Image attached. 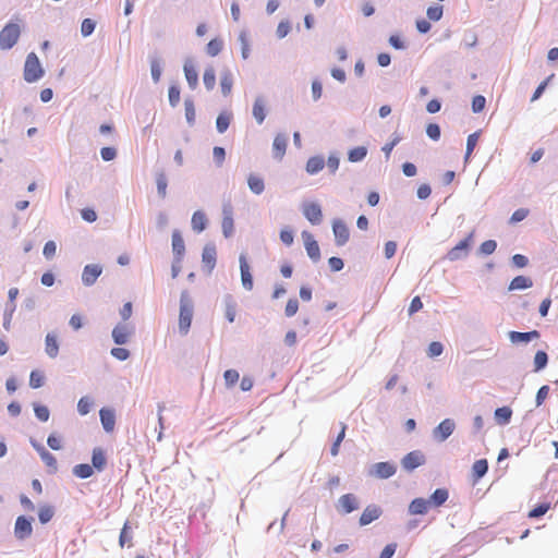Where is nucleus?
Listing matches in <instances>:
<instances>
[{
  "instance_id": "f257e3e1",
  "label": "nucleus",
  "mask_w": 558,
  "mask_h": 558,
  "mask_svg": "<svg viewBox=\"0 0 558 558\" xmlns=\"http://www.w3.org/2000/svg\"><path fill=\"white\" fill-rule=\"evenodd\" d=\"M193 316V304L186 291L180 298L179 328L182 333H187Z\"/></svg>"
},
{
  "instance_id": "f03ea898",
  "label": "nucleus",
  "mask_w": 558,
  "mask_h": 558,
  "mask_svg": "<svg viewBox=\"0 0 558 558\" xmlns=\"http://www.w3.org/2000/svg\"><path fill=\"white\" fill-rule=\"evenodd\" d=\"M21 27L17 23H8L0 32V48L11 49L19 40Z\"/></svg>"
},
{
  "instance_id": "7ed1b4c3",
  "label": "nucleus",
  "mask_w": 558,
  "mask_h": 558,
  "mask_svg": "<svg viewBox=\"0 0 558 558\" xmlns=\"http://www.w3.org/2000/svg\"><path fill=\"white\" fill-rule=\"evenodd\" d=\"M43 74L44 71L36 53H28L24 65V80L28 83H33L38 81Z\"/></svg>"
},
{
  "instance_id": "20e7f679",
  "label": "nucleus",
  "mask_w": 558,
  "mask_h": 558,
  "mask_svg": "<svg viewBox=\"0 0 558 558\" xmlns=\"http://www.w3.org/2000/svg\"><path fill=\"white\" fill-rule=\"evenodd\" d=\"M474 232L472 231L464 240L460 241L447 253V259L453 262L462 258L468 254V251L472 244Z\"/></svg>"
},
{
  "instance_id": "39448f33",
  "label": "nucleus",
  "mask_w": 558,
  "mask_h": 558,
  "mask_svg": "<svg viewBox=\"0 0 558 558\" xmlns=\"http://www.w3.org/2000/svg\"><path fill=\"white\" fill-rule=\"evenodd\" d=\"M302 211L305 218L312 225H319L323 220L322 207L318 203L306 202L302 206Z\"/></svg>"
},
{
  "instance_id": "423d86ee",
  "label": "nucleus",
  "mask_w": 558,
  "mask_h": 558,
  "mask_svg": "<svg viewBox=\"0 0 558 558\" xmlns=\"http://www.w3.org/2000/svg\"><path fill=\"white\" fill-rule=\"evenodd\" d=\"M302 239L308 257L314 262H318L320 259V248L314 235L308 231H303Z\"/></svg>"
},
{
  "instance_id": "0eeeda50",
  "label": "nucleus",
  "mask_w": 558,
  "mask_h": 558,
  "mask_svg": "<svg viewBox=\"0 0 558 558\" xmlns=\"http://www.w3.org/2000/svg\"><path fill=\"white\" fill-rule=\"evenodd\" d=\"M401 463L407 471H413L425 463V457L418 450L411 451L402 459Z\"/></svg>"
},
{
  "instance_id": "6e6552de",
  "label": "nucleus",
  "mask_w": 558,
  "mask_h": 558,
  "mask_svg": "<svg viewBox=\"0 0 558 558\" xmlns=\"http://www.w3.org/2000/svg\"><path fill=\"white\" fill-rule=\"evenodd\" d=\"M222 215H223L222 222H221L222 233L226 238H229L232 235L233 230H234L233 210H232V206L230 204H227L223 206Z\"/></svg>"
},
{
  "instance_id": "1a4fd4ad",
  "label": "nucleus",
  "mask_w": 558,
  "mask_h": 558,
  "mask_svg": "<svg viewBox=\"0 0 558 558\" xmlns=\"http://www.w3.org/2000/svg\"><path fill=\"white\" fill-rule=\"evenodd\" d=\"M332 230L337 245L342 246L349 241L350 232L343 221L335 220L332 223Z\"/></svg>"
},
{
  "instance_id": "9d476101",
  "label": "nucleus",
  "mask_w": 558,
  "mask_h": 558,
  "mask_svg": "<svg viewBox=\"0 0 558 558\" xmlns=\"http://www.w3.org/2000/svg\"><path fill=\"white\" fill-rule=\"evenodd\" d=\"M454 422L450 418L441 421L434 430V435L440 441L446 440L454 430Z\"/></svg>"
},
{
  "instance_id": "9b49d317",
  "label": "nucleus",
  "mask_w": 558,
  "mask_h": 558,
  "mask_svg": "<svg viewBox=\"0 0 558 558\" xmlns=\"http://www.w3.org/2000/svg\"><path fill=\"white\" fill-rule=\"evenodd\" d=\"M381 515V509L376 505H368L360 517V525L371 524Z\"/></svg>"
},
{
  "instance_id": "f8f14e48",
  "label": "nucleus",
  "mask_w": 558,
  "mask_h": 558,
  "mask_svg": "<svg viewBox=\"0 0 558 558\" xmlns=\"http://www.w3.org/2000/svg\"><path fill=\"white\" fill-rule=\"evenodd\" d=\"M240 270H241V281H242L243 287L248 291L252 290L253 289V277L251 275V269H250V265L246 260V256L243 254L240 256Z\"/></svg>"
},
{
  "instance_id": "ddd939ff",
  "label": "nucleus",
  "mask_w": 558,
  "mask_h": 558,
  "mask_svg": "<svg viewBox=\"0 0 558 558\" xmlns=\"http://www.w3.org/2000/svg\"><path fill=\"white\" fill-rule=\"evenodd\" d=\"M14 532L17 538L24 539L33 532L32 523L25 517H19L15 522Z\"/></svg>"
},
{
  "instance_id": "4468645a",
  "label": "nucleus",
  "mask_w": 558,
  "mask_h": 558,
  "mask_svg": "<svg viewBox=\"0 0 558 558\" xmlns=\"http://www.w3.org/2000/svg\"><path fill=\"white\" fill-rule=\"evenodd\" d=\"M172 250L175 256V262L180 264L185 252V244L182 235L178 230L172 232Z\"/></svg>"
},
{
  "instance_id": "2eb2a0df",
  "label": "nucleus",
  "mask_w": 558,
  "mask_h": 558,
  "mask_svg": "<svg viewBox=\"0 0 558 558\" xmlns=\"http://www.w3.org/2000/svg\"><path fill=\"white\" fill-rule=\"evenodd\" d=\"M101 274L98 265H86L82 274V281L85 286H92Z\"/></svg>"
},
{
  "instance_id": "dca6fc26",
  "label": "nucleus",
  "mask_w": 558,
  "mask_h": 558,
  "mask_svg": "<svg viewBox=\"0 0 558 558\" xmlns=\"http://www.w3.org/2000/svg\"><path fill=\"white\" fill-rule=\"evenodd\" d=\"M339 507L343 513H350L357 509V498L353 494H344L339 498Z\"/></svg>"
},
{
  "instance_id": "f3484780",
  "label": "nucleus",
  "mask_w": 558,
  "mask_h": 558,
  "mask_svg": "<svg viewBox=\"0 0 558 558\" xmlns=\"http://www.w3.org/2000/svg\"><path fill=\"white\" fill-rule=\"evenodd\" d=\"M92 463H93L92 466L94 468V470H97L98 472H101L106 468L107 457H106V451L102 448H100V447L94 448L93 454H92Z\"/></svg>"
},
{
  "instance_id": "a211bd4d",
  "label": "nucleus",
  "mask_w": 558,
  "mask_h": 558,
  "mask_svg": "<svg viewBox=\"0 0 558 558\" xmlns=\"http://www.w3.org/2000/svg\"><path fill=\"white\" fill-rule=\"evenodd\" d=\"M396 473V466L389 462H378L374 465V474L379 478H388Z\"/></svg>"
},
{
  "instance_id": "6ab92c4d",
  "label": "nucleus",
  "mask_w": 558,
  "mask_h": 558,
  "mask_svg": "<svg viewBox=\"0 0 558 558\" xmlns=\"http://www.w3.org/2000/svg\"><path fill=\"white\" fill-rule=\"evenodd\" d=\"M131 329L126 325H118L112 330V338L117 344H124L129 341Z\"/></svg>"
},
{
  "instance_id": "aec40b11",
  "label": "nucleus",
  "mask_w": 558,
  "mask_h": 558,
  "mask_svg": "<svg viewBox=\"0 0 558 558\" xmlns=\"http://www.w3.org/2000/svg\"><path fill=\"white\" fill-rule=\"evenodd\" d=\"M99 415L104 429L106 432H112L116 425L114 412L110 409H101Z\"/></svg>"
},
{
  "instance_id": "412c9836",
  "label": "nucleus",
  "mask_w": 558,
  "mask_h": 558,
  "mask_svg": "<svg viewBox=\"0 0 558 558\" xmlns=\"http://www.w3.org/2000/svg\"><path fill=\"white\" fill-rule=\"evenodd\" d=\"M539 338V332L537 330H532L529 332H519V331H510L509 339L512 343L519 342H529L533 339Z\"/></svg>"
},
{
  "instance_id": "4be33fe9",
  "label": "nucleus",
  "mask_w": 558,
  "mask_h": 558,
  "mask_svg": "<svg viewBox=\"0 0 558 558\" xmlns=\"http://www.w3.org/2000/svg\"><path fill=\"white\" fill-rule=\"evenodd\" d=\"M488 471V462L486 459L476 460L472 465V478L477 483Z\"/></svg>"
},
{
  "instance_id": "5701e85b",
  "label": "nucleus",
  "mask_w": 558,
  "mask_h": 558,
  "mask_svg": "<svg viewBox=\"0 0 558 558\" xmlns=\"http://www.w3.org/2000/svg\"><path fill=\"white\" fill-rule=\"evenodd\" d=\"M287 146H288L287 137L282 134H278L275 137L274 143H272V150H274L275 158L281 159L283 157V155L286 154Z\"/></svg>"
},
{
  "instance_id": "b1692460",
  "label": "nucleus",
  "mask_w": 558,
  "mask_h": 558,
  "mask_svg": "<svg viewBox=\"0 0 558 558\" xmlns=\"http://www.w3.org/2000/svg\"><path fill=\"white\" fill-rule=\"evenodd\" d=\"M184 74H185V78L189 83V86L192 89H195L198 84V73H197L194 64L191 61H186L184 63Z\"/></svg>"
},
{
  "instance_id": "393cba45",
  "label": "nucleus",
  "mask_w": 558,
  "mask_h": 558,
  "mask_svg": "<svg viewBox=\"0 0 558 558\" xmlns=\"http://www.w3.org/2000/svg\"><path fill=\"white\" fill-rule=\"evenodd\" d=\"M429 505V501L424 498H415L411 501L409 511L411 514H425L428 511Z\"/></svg>"
},
{
  "instance_id": "a878e982",
  "label": "nucleus",
  "mask_w": 558,
  "mask_h": 558,
  "mask_svg": "<svg viewBox=\"0 0 558 558\" xmlns=\"http://www.w3.org/2000/svg\"><path fill=\"white\" fill-rule=\"evenodd\" d=\"M216 247L214 245H206L203 250L202 260L208 270L214 269L216 265Z\"/></svg>"
},
{
  "instance_id": "bb28decb",
  "label": "nucleus",
  "mask_w": 558,
  "mask_h": 558,
  "mask_svg": "<svg viewBox=\"0 0 558 558\" xmlns=\"http://www.w3.org/2000/svg\"><path fill=\"white\" fill-rule=\"evenodd\" d=\"M220 87L223 96H229L233 87V75L229 70H226L221 74Z\"/></svg>"
},
{
  "instance_id": "cd10ccee",
  "label": "nucleus",
  "mask_w": 558,
  "mask_h": 558,
  "mask_svg": "<svg viewBox=\"0 0 558 558\" xmlns=\"http://www.w3.org/2000/svg\"><path fill=\"white\" fill-rule=\"evenodd\" d=\"M35 448L44 463L52 471H56L58 465L56 457L46 450L43 446H35Z\"/></svg>"
},
{
  "instance_id": "c85d7f7f",
  "label": "nucleus",
  "mask_w": 558,
  "mask_h": 558,
  "mask_svg": "<svg viewBox=\"0 0 558 558\" xmlns=\"http://www.w3.org/2000/svg\"><path fill=\"white\" fill-rule=\"evenodd\" d=\"M533 286V281L529 278V277H525V276H517L514 277L510 284H509V290H523V289H527V288H531Z\"/></svg>"
},
{
  "instance_id": "c756f323",
  "label": "nucleus",
  "mask_w": 558,
  "mask_h": 558,
  "mask_svg": "<svg viewBox=\"0 0 558 558\" xmlns=\"http://www.w3.org/2000/svg\"><path fill=\"white\" fill-rule=\"evenodd\" d=\"M45 350L50 357H56L59 353V345L56 336L48 333L45 340Z\"/></svg>"
},
{
  "instance_id": "7c9ffc66",
  "label": "nucleus",
  "mask_w": 558,
  "mask_h": 558,
  "mask_svg": "<svg viewBox=\"0 0 558 558\" xmlns=\"http://www.w3.org/2000/svg\"><path fill=\"white\" fill-rule=\"evenodd\" d=\"M253 116L259 124H262L266 118L265 101L260 97L257 98L254 102Z\"/></svg>"
},
{
  "instance_id": "2f4dec72",
  "label": "nucleus",
  "mask_w": 558,
  "mask_h": 558,
  "mask_svg": "<svg viewBox=\"0 0 558 558\" xmlns=\"http://www.w3.org/2000/svg\"><path fill=\"white\" fill-rule=\"evenodd\" d=\"M448 497L449 494L447 489L438 488L432 494L428 501L430 505H434L435 507H440L447 501Z\"/></svg>"
},
{
  "instance_id": "473e14b6",
  "label": "nucleus",
  "mask_w": 558,
  "mask_h": 558,
  "mask_svg": "<svg viewBox=\"0 0 558 558\" xmlns=\"http://www.w3.org/2000/svg\"><path fill=\"white\" fill-rule=\"evenodd\" d=\"M324 166H325V160L323 157H318V156L311 157L306 163V171L310 174H315V173L319 172L320 170H323Z\"/></svg>"
},
{
  "instance_id": "72a5a7b5",
  "label": "nucleus",
  "mask_w": 558,
  "mask_h": 558,
  "mask_svg": "<svg viewBox=\"0 0 558 558\" xmlns=\"http://www.w3.org/2000/svg\"><path fill=\"white\" fill-rule=\"evenodd\" d=\"M192 228L196 232H202L206 228L207 218L203 211H195L192 216Z\"/></svg>"
},
{
  "instance_id": "f704fd0d",
  "label": "nucleus",
  "mask_w": 558,
  "mask_h": 558,
  "mask_svg": "<svg viewBox=\"0 0 558 558\" xmlns=\"http://www.w3.org/2000/svg\"><path fill=\"white\" fill-rule=\"evenodd\" d=\"M73 474L80 478H88L94 474V468L87 463L77 464L73 468Z\"/></svg>"
},
{
  "instance_id": "c9c22d12",
  "label": "nucleus",
  "mask_w": 558,
  "mask_h": 558,
  "mask_svg": "<svg viewBox=\"0 0 558 558\" xmlns=\"http://www.w3.org/2000/svg\"><path fill=\"white\" fill-rule=\"evenodd\" d=\"M232 114L230 112H221L216 120V126L219 133H225L231 122Z\"/></svg>"
},
{
  "instance_id": "e433bc0d",
  "label": "nucleus",
  "mask_w": 558,
  "mask_h": 558,
  "mask_svg": "<svg viewBox=\"0 0 558 558\" xmlns=\"http://www.w3.org/2000/svg\"><path fill=\"white\" fill-rule=\"evenodd\" d=\"M512 411L508 407L498 408L495 411V418L498 424L505 425L510 422Z\"/></svg>"
},
{
  "instance_id": "4c0bfd02",
  "label": "nucleus",
  "mask_w": 558,
  "mask_h": 558,
  "mask_svg": "<svg viewBox=\"0 0 558 558\" xmlns=\"http://www.w3.org/2000/svg\"><path fill=\"white\" fill-rule=\"evenodd\" d=\"M247 183H248L251 191L255 194L263 193V191L265 189L264 180L260 177L255 175V174H251L248 177Z\"/></svg>"
},
{
  "instance_id": "58836bf2",
  "label": "nucleus",
  "mask_w": 558,
  "mask_h": 558,
  "mask_svg": "<svg viewBox=\"0 0 558 558\" xmlns=\"http://www.w3.org/2000/svg\"><path fill=\"white\" fill-rule=\"evenodd\" d=\"M222 47H223V41L219 38H214L207 44L206 52L210 57H216L221 52Z\"/></svg>"
},
{
  "instance_id": "ea45409f",
  "label": "nucleus",
  "mask_w": 558,
  "mask_h": 558,
  "mask_svg": "<svg viewBox=\"0 0 558 558\" xmlns=\"http://www.w3.org/2000/svg\"><path fill=\"white\" fill-rule=\"evenodd\" d=\"M478 137H480V132H474L468 136L466 151H465V157H464L465 161H468L470 159L475 146L477 145Z\"/></svg>"
},
{
  "instance_id": "a19ab883",
  "label": "nucleus",
  "mask_w": 558,
  "mask_h": 558,
  "mask_svg": "<svg viewBox=\"0 0 558 558\" xmlns=\"http://www.w3.org/2000/svg\"><path fill=\"white\" fill-rule=\"evenodd\" d=\"M548 362V355L545 351H537L534 356V371L539 372L545 368Z\"/></svg>"
},
{
  "instance_id": "79ce46f5",
  "label": "nucleus",
  "mask_w": 558,
  "mask_h": 558,
  "mask_svg": "<svg viewBox=\"0 0 558 558\" xmlns=\"http://www.w3.org/2000/svg\"><path fill=\"white\" fill-rule=\"evenodd\" d=\"M204 85L208 90H211L216 84V73L214 68H207L203 76Z\"/></svg>"
},
{
  "instance_id": "37998d69",
  "label": "nucleus",
  "mask_w": 558,
  "mask_h": 558,
  "mask_svg": "<svg viewBox=\"0 0 558 558\" xmlns=\"http://www.w3.org/2000/svg\"><path fill=\"white\" fill-rule=\"evenodd\" d=\"M367 150L363 146L355 147L349 151V160L352 162L361 161L365 158Z\"/></svg>"
},
{
  "instance_id": "c03bdc74",
  "label": "nucleus",
  "mask_w": 558,
  "mask_h": 558,
  "mask_svg": "<svg viewBox=\"0 0 558 558\" xmlns=\"http://www.w3.org/2000/svg\"><path fill=\"white\" fill-rule=\"evenodd\" d=\"M184 107H185V118H186V121L190 123V124H193L195 122V106H194V102L191 98H187L185 99L184 101Z\"/></svg>"
},
{
  "instance_id": "a18cd8bd",
  "label": "nucleus",
  "mask_w": 558,
  "mask_h": 558,
  "mask_svg": "<svg viewBox=\"0 0 558 558\" xmlns=\"http://www.w3.org/2000/svg\"><path fill=\"white\" fill-rule=\"evenodd\" d=\"M345 430H347V425L344 423H341L340 433L338 434V436H337V438H336V440L332 444L331 449H330V452H331L332 456H337L339 453L340 444L344 439Z\"/></svg>"
},
{
  "instance_id": "49530a36",
  "label": "nucleus",
  "mask_w": 558,
  "mask_h": 558,
  "mask_svg": "<svg viewBox=\"0 0 558 558\" xmlns=\"http://www.w3.org/2000/svg\"><path fill=\"white\" fill-rule=\"evenodd\" d=\"M44 374L39 371H33L29 375V386L37 389L44 385Z\"/></svg>"
},
{
  "instance_id": "de8ad7c7",
  "label": "nucleus",
  "mask_w": 558,
  "mask_h": 558,
  "mask_svg": "<svg viewBox=\"0 0 558 558\" xmlns=\"http://www.w3.org/2000/svg\"><path fill=\"white\" fill-rule=\"evenodd\" d=\"M54 514L53 508L50 506H44L39 509L38 518L39 521L45 524L48 523Z\"/></svg>"
},
{
  "instance_id": "09e8293b",
  "label": "nucleus",
  "mask_w": 558,
  "mask_h": 558,
  "mask_svg": "<svg viewBox=\"0 0 558 558\" xmlns=\"http://www.w3.org/2000/svg\"><path fill=\"white\" fill-rule=\"evenodd\" d=\"M34 412H35L36 417L39 421L46 422V421L49 420L50 412H49V409L47 407L41 405V404H35L34 405Z\"/></svg>"
},
{
  "instance_id": "8fccbe9b",
  "label": "nucleus",
  "mask_w": 558,
  "mask_h": 558,
  "mask_svg": "<svg viewBox=\"0 0 558 558\" xmlns=\"http://www.w3.org/2000/svg\"><path fill=\"white\" fill-rule=\"evenodd\" d=\"M156 184H157L158 194L161 197H165L166 194H167L168 182H167V178H166V175L163 173H159L157 175Z\"/></svg>"
},
{
  "instance_id": "3c124183",
  "label": "nucleus",
  "mask_w": 558,
  "mask_h": 558,
  "mask_svg": "<svg viewBox=\"0 0 558 558\" xmlns=\"http://www.w3.org/2000/svg\"><path fill=\"white\" fill-rule=\"evenodd\" d=\"M95 22L90 19H85L83 20L82 22V25H81V33L84 37H87L89 35L93 34V32L95 31Z\"/></svg>"
},
{
  "instance_id": "603ef678",
  "label": "nucleus",
  "mask_w": 558,
  "mask_h": 558,
  "mask_svg": "<svg viewBox=\"0 0 558 558\" xmlns=\"http://www.w3.org/2000/svg\"><path fill=\"white\" fill-rule=\"evenodd\" d=\"M496 248H497V243L494 240L484 241L480 246V251L484 255L493 254L496 251Z\"/></svg>"
},
{
  "instance_id": "864d4df0",
  "label": "nucleus",
  "mask_w": 558,
  "mask_h": 558,
  "mask_svg": "<svg viewBox=\"0 0 558 558\" xmlns=\"http://www.w3.org/2000/svg\"><path fill=\"white\" fill-rule=\"evenodd\" d=\"M427 16L432 21H439L442 16V7L441 5H433L427 9Z\"/></svg>"
},
{
  "instance_id": "5fc2aeb1",
  "label": "nucleus",
  "mask_w": 558,
  "mask_h": 558,
  "mask_svg": "<svg viewBox=\"0 0 558 558\" xmlns=\"http://www.w3.org/2000/svg\"><path fill=\"white\" fill-rule=\"evenodd\" d=\"M169 102L172 107H175L180 101V88L175 85L169 87Z\"/></svg>"
},
{
  "instance_id": "6e6d98bb",
  "label": "nucleus",
  "mask_w": 558,
  "mask_h": 558,
  "mask_svg": "<svg viewBox=\"0 0 558 558\" xmlns=\"http://www.w3.org/2000/svg\"><path fill=\"white\" fill-rule=\"evenodd\" d=\"M485 105H486V99H485V97H484V96H482V95H477V96H475V97L473 98V100H472V110H473L474 112H476V113H477V112H481V111H483V110H484Z\"/></svg>"
},
{
  "instance_id": "4d7b16f0",
  "label": "nucleus",
  "mask_w": 558,
  "mask_h": 558,
  "mask_svg": "<svg viewBox=\"0 0 558 558\" xmlns=\"http://www.w3.org/2000/svg\"><path fill=\"white\" fill-rule=\"evenodd\" d=\"M426 134L433 141H438L440 138V128L436 123H429L426 128Z\"/></svg>"
},
{
  "instance_id": "13d9d810",
  "label": "nucleus",
  "mask_w": 558,
  "mask_h": 558,
  "mask_svg": "<svg viewBox=\"0 0 558 558\" xmlns=\"http://www.w3.org/2000/svg\"><path fill=\"white\" fill-rule=\"evenodd\" d=\"M299 311V302L296 299H290L287 302L284 313L288 317L294 316Z\"/></svg>"
},
{
  "instance_id": "bf43d9fd",
  "label": "nucleus",
  "mask_w": 558,
  "mask_h": 558,
  "mask_svg": "<svg viewBox=\"0 0 558 558\" xmlns=\"http://www.w3.org/2000/svg\"><path fill=\"white\" fill-rule=\"evenodd\" d=\"M239 373L235 369H227L223 374L227 386H233L239 380Z\"/></svg>"
},
{
  "instance_id": "052dcab7",
  "label": "nucleus",
  "mask_w": 558,
  "mask_h": 558,
  "mask_svg": "<svg viewBox=\"0 0 558 558\" xmlns=\"http://www.w3.org/2000/svg\"><path fill=\"white\" fill-rule=\"evenodd\" d=\"M549 510V504H542L529 512V518H538L544 515Z\"/></svg>"
},
{
  "instance_id": "680f3d73",
  "label": "nucleus",
  "mask_w": 558,
  "mask_h": 558,
  "mask_svg": "<svg viewBox=\"0 0 558 558\" xmlns=\"http://www.w3.org/2000/svg\"><path fill=\"white\" fill-rule=\"evenodd\" d=\"M444 347L440 342L434 341L428 345L427 353L430 357L438 356L442 353Z\"/></svg>"
},
{
  "instance_id": "e2e57ef3",
  "label": "nucleus",
  "mask_w": 558,
  "mask_h": 558,
  "mask_svg": "<svg viewBox=\"0 0 558 558\" xmlns=\"http://www.w3.org/2000/svg\"><path fill=\"white\" fill-rule=\"evenodd\" d=\"M57 245L53 241H48L43 250V254L46 258L50 259L56 255Z\"/></svg>"
},
{
  "instance_id": "0e129e2a",
  "label": "nucleus",
  "mask_w": 558,
  "mask_h": 558,
  "mask_svg": "<svg viewBox=\"0 0 558 558\" xmlns=\"http://www.w3.org/2000/svg\"><path fill=\"white\" fill-rule=\"evenodd\" d=\"M100 155L105 161H111L117 157V149L114 147H102Z\"/></svg>"
},
{
  "instance_id": "69168bd1",
  "label": "nucleus",
  "mask_w": 558,
  "mask_h": 558,
  "mask_svg": "<svg viewBox=\"0 0 558 558\" xmlns=\"http://www.w3.org/2000/svg\"><path fill=\"white\" fill-rule=\"evenodd\" d=\"M111 355L119 361H125L129 359L130 352L124 348H113L111 350Z\"/></svg>"
},
{
  "instance_id": "338daca9",
  "label": "nucleus",
  "mask_w": 558,
  "mask_h": 558,
  "mask_svg": "<svg viewBox=\"0 0 558 558\" xmlns=\"http://www.w3.org/2000/svg\"><path fill=\"white\" fill-rule=\"evenodd\" d=\"M549 387L547 385L542 386L536 393V405L539 407L544 403L545 399L548 397Z\"/></svg>"
},
{
  "instance_id": "774afa93",
  "label": "nucleus",
  "mask_w": 558,
  "mask_h": 558,
  "mask_svg": "<svg viewBox=\"0 0 558 558\" xmlns=\"http://www.w3.org/2000/svg\"><path fill=\"white\" fill-rule=\"evenodd\" d=\"M396 550H397L396 543L388 544L381 550L379 558H391L395 555Z\"/></svg>"
}]
</instances>
